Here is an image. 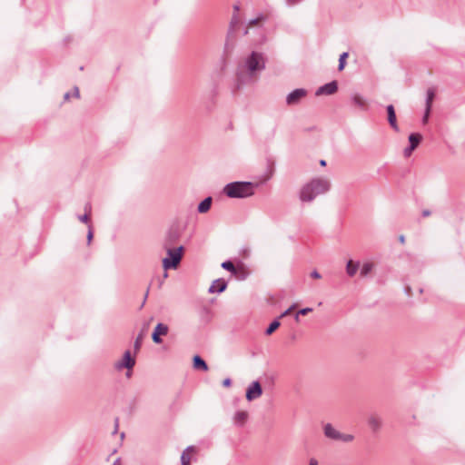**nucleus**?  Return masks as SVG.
<instances>
[{
	"label": "nucleus",
	"instance_id": "8",
	"mask_svg": "<svg viewBox=\"0 0 465 465\" xmlns=\"http://www.w3.org/2000/svg\"><path fill=\"white\" fill-rule=\"evenodd\" d=\"M262 394V388L258 381H252L246 390V400L252 401L260 398Z\"/></svg>",
	"mask_w": 465,
	"mask_h": 465
},
{
	"label": "nucleus",
	"instance_id": "47",
	"mask_svg": "<svg viewBox=\"0 0 465 465\" xmlns=\"http://www.w3.org/2000/svg\"><path fill=\"white\" fill-rule=\"evenodd\" d=\"M70 97V94L69 93H66L64 96V100H68Z\"/></svg>",
	"mask_w": 465,
	"mask_h": 465
},
{
	"label": "nucleus",
	"instance_id": "24",
	"mask_svg": "<svg viewBox=\"0 0 465 465\" xmlns=\"http://www.w3.org/2000/svg\"><path fill=\"white\" fill-rule=\"evenodd\" d=\"M373 269V264L371 262H365L361 268V276H367Z\"/></svg>",
	"mask_w": 465,
	"mask_h": 465
},
{
	"label": "nucleus",
	"instance_id": "29",
	"mask_svg": "<svg viewBox=\"0 0 465 465\" xmlns=\"http://www.w3.org/2000/svg\"><path fill=\"white\" fill-rule=\"evenodd\" d=\"M142 341H143V334L140 333L135 341H134V351H139L140 348H141V345H142Z\"/></svg>",
	"mask_w": 465,
	"mask_h": 465
},
{
	"label": "nucleus",
	"instance_id": "11",
	"mask_svg": "<svg viewBox=\"0 0 465 465\" xmlns=\"http://www.w3.org/2000/svg\"><path fill=\"white\" fill-rule=\"evenodd\" d=\"M168 331H169V328L166 324L159 322L155 326V328L152 333L153 341L156 344L162 343L163 340H162L161 336L167 335Z\"/></svg>",
	"mask_w": 465,
	"mask_h": 465
},
{
	"label": "nucleus",
	"instance_id": "34",
	"mask_svg": "<svg viewBox=\"0 0 465 465\" xmlns=\"http://www.w3.org/2000/svg\"><path fill=\"white\" fill-rule=\"evenodd\" d=\"M92 239H93V231H92L91 226H89V230H88V233H87V242H88V244L91 242Z\"/></svg>",
	"mask_w": 465,
	"mask_h": 465
},
{
	"label": "nucleus",
	"instance_id": "2",
	"mask_svg": "<svg viewBox=\"0 0 465 465\" xmlns=\"http://www.w3.org/2000/svg\"><path fill=\"white\" fill-rule=\"evenodd\" d=\"M331 183L326 177H315L303 184L299 192V199L302 203H312L317 196L331 190Z\"/></svg>",
	"mask_w": 465,
	"mask_h": 465
},
{
	"label": "nucleus",
	"instance_id": "18",
	"mask_svg": "<svg viewBox=\"0 0 465 465\" xmlns=\"http://www.w3.org/2000/svg\"><path fill=\"white\" fill-rule=\"evenodd\" d=\"M212 202H213V199L212 197H206L205 199H203L199 204H198V207H197V211L200 213H207L211 206H212Z\"/></svg>",
	"mask_w": 465,
	"mask_h": 465
},
{
	"label": "nucleus",
	"instance_id": "23",
	"mask_svg": "<svg viewBox=\"0 0 465 465\" xmlns=\"http://www.w3.org/2000/svg\"><path fill=\"white\" fill-rule=\"evenodd\" d=\"M422 140V135L419 133L411 134L409 136L410 145H418Z\"/></svg>",
	"mask_w": 465,
	"mask_h": 465
},
{
	"label": "nucleus",
	"instance_id": "46",
	"mask_svg": "<svg viewBox=\"0 0 465 465\" xmlns=\"http://www.w3.org/2000/svg\"><path fill=\"white\" fill-rule=\"evenodd\" d=\"M300 315H301V314H298V312H296V314H295V317H294V319H295V321H296V322H299V321H300V318H299V316H300Z\"/></svg>",
	"mask_w": 465,
	"mask_h": 465
},
{
	"label": "nucleus",
	"instance_id": "33",
	"mask_svg": "<svg viewBox=\"0 0 465 465\" xmlns=\"http://www.w3.org/2000/svg\"><path fill=\"white\" fill-rule=\"evenodd\" d=\"M295 307V304L292 305L290 308H288L286 311H284L282 314H281V318L282 317H284V316H287L291 313V312L294 309Z\"/></svg>",
	"mask_w": 465,
	"mask_h": 465
},
{
	"label": "nucleus",
	"instance_id": "44",
	"mask_svg": "<svg viewBox=\"0 0 465 465\" xmlns=\"http://www.w3.org/2000/svg\"><path fill=\"white\" fill-rule=\"evenodd\" d=\"M74 95H75V97H77V98H78V97L80 96L78 87H76V86H75V87L74 88Z\"/></svg>",
	"mask_w": 465,
	"mask_h": 465
},
{
	"label": "nucleus",
	"instance_id": "38",
	"mask_svg": "<svg viewBox=\"0 0 465 465\" xmlns=\"http://www.w3.org/2000/svg\"><path fill=\"white\" fill-rule=\"evenodd\" d=\"M430 213H431L430 211L426 209V210L422 211L421 214H422L423 217H428V216L430 215Z\"/></svg>",
	"mask_w": 465,
	"mask_h": 465
},
{
	"label": "nucleus",
	"instance_id": "20",
	"mask_svg": "<svg viewBox=\"0 0 465 465\" xmlns=\"http://www.w3.org/2000/svg\"><path fill=\"white\" fill-rule=\"evenodd\" d=\"M351 102L355 106H357L359 108H364L366 105V102H365L364 98L361 95H360L359 94H353L351 95Z\"/></svg>",
	"mask_w": 465,
	"mask_h": 465
},
{
	"label": "nucleus",
	"instance_id": "15",
	"mask_svg": "<svg viewBox=\"0 0 465 465\" xmlns=\"http://www.w3.org/2000/svg\"><path fill=\"white\" fill-rule=\"evenodd\" d=\"M386 109H387V114H388V122H389L391 127L393 130L398 131L399 127H398V124H397L394 106L392 104H389Z\"/></svg>",
	"mask_w": 465,
	"mask_h": 465
},
{
	"label": "nucleus",
	"instance_id": "40",
	"mask_svg": "<svg viewBox=\"0 0 465 465\" xmlns=\"http://www.w3.org/2000/svg\"><path fill=\"white\" fill-rule=\"evenodd\" d=\"M309 465H318V460L314 458L310 459Z\"/></svg>",
	"mask_w": 465,
	"mask_h": 465
},
{
	"label": "nucleus",
	"instance_id": "10",
	"mask_svg": "<svg viewBox=\"0 0 465 465\" xmlns=\"http://www.w3.org/2000/svg\"><path fill=\"white\" fill-rule=\"evenodd\" d=\"M135 365V360L131 356L130 351L124 353L123 359L114 364V368L118 371L122 369L131 370Z\"/></svg>",
	"mask_w": 465,
	"mask_h": 465
},
{
	"label": "nucleus",
	"instance_id": "6",
	"mask_svg": "<svg viewBox=\"0 0 465 465\" xmlns=\"http://www.w3.org/2000/svg\"><path fill=\"white\" fill-rule=\"evenodd\" d=\"M183 232V227L179 223H173L170 226L167 231L163 247L173 246L176 242L179 241Z\"/></svg>",
	"mask_w": 465,
	"mask_h": 465
},
{
	"label": "nucleus",
	"instance_id": "22",
	"mask_svg": "<svg viewBox=\"0 0 465 465\" xmlns=\"http://www.w3.org/2000/svg\"><path fill=\"white\" fill-rule=\"evenodd\" d=\"M189 451H194V447L193 446H189L182 453V456H181L182 465H190V457H189V455L187 453Z\"/></svg>",
	"mask_w": 465,
	"mask_h": 465
},
{
	"label": "nucleus",
	"instance_id": "27",
	"mask_svg": "<svg viewBox=\"0 0 465 465\" xmlns=\"http://www.w3.org/2000/svg\"><path fill=\"white\" fill-rule=\"evenodd\" d=\"M222 268L232 272L236 273V268L231 261H225L222 263Z\"/></svg>",
	"mask_w": 465,
	"mask_h": 465
},
{
	"label": "nucleus",
	"instance_id": "4",
	"mask_svg": "<svg viewBox=\"0 0 465 465\" xmlns=\"http://www.w3.org/2000/svg\"><path fill=\"white\" fill-rule=\"evenodd\" d=\"M167 252V257L163 259V267L164 270L176 269L183 258L184 251L183 246L173 248L172 246L164 247Z\"/></svg>",
	"mask_w": 465,
	"mask_h": 465
},
{
	"label": "nucleus",
	"instance_id": "5",
	"mask_svg": "<svg viewBox=\"0 0 465 465\" xmlns=\"http://www.w3.org/2000/svg\"><path fill=\"white\" fill-rule=\"evenodd\" d=\"M324 436L330 440L342 442H351L354 440L351 434L341 433L336 430L331 423H326L323 426Z\"/></svg>",
	"mask_w": 465,
	"mask_h": 465
},
{
	"label": "nucleus",
	"instance_id": "28",
	"mask_svg": "<svg viewBox=\"0 0 465 465\" xmlns=\"http://www.w3.org/2000/svg\"><path fill=\"white\" fill-rule=\"evenodd\" d=\"M349 56V54L347 52H344L342 53L341 55H340V58H339V65H338V70L339 71H342L345 67V64H346V58Z\"/></svg>",
	"mask_w": 465,
	"mask_h": 465
},
{
	"label": "nucleus",
	"instance_id": "36",
	"mask_svg": "<svg viewBox=\"0 0 465 465\" xmlns=\"http://www.w3.org/2000/svg\"><path fill=\"white\" fill-rule=\"evenodd\" d=\"M311 276L314 279H320L322 277L321 274L316 270L311 272Z\"/></svg>",
	"mask_w": 465,
	"mask_h": 465
},
{
	"label": "nucleus",
	"instance_id": "39",
	"mask_svg": "<svg viewBox=\"0 0 465 465\" xmlns=\"http://www.w3.org/2000/svg\"><path fill=\"white\" fill-rule=\"evenodd\" d=\"M118 422H119V419L116 418L115 420H114V434L117 432V430H118Z\"/></svg>",
	"mask_w": 465,
	"mask_h": 465
},
{
	"label": "nucleus",
	"instance_id": "37",
	"mask_svg": "<svg viewBox=\"0 0 465 465\" xmlns=\"http://www.w3.org/2000/svg\"><path fill=\"white\" fill-rule=\"evenodd\" d=\"M301 2V0H286L288 5L292 6Z\"/></svg>",
	"mask_w": 465,
	"mask_h": 465
},
{
	"label": "nucleus",
	"instance_id": "7",
	"mask_svg": "<svg viewBox=\"0 0 465 465\" xmlns=\"http://www.w3.org/2000/svg\"><path fill=\"white\" fill-rule=\"evenodd\" d=\"M308 94V91L304 88H297L292 91L286 96V104L287 105H297L301 103V101L305 98Z\"/></svg>",
	"mask_w": 465,
	"mask_h": 465
},
{
	"label": "nucleus",
	"instance_id": "30",
	"mask_svg": "<svg viewBox=\"0 0 465 465\" xmlns=\"http://www.w3.org/2000/svg\"><path fill=\"white\" fill-rule=\"evenodd\" d=\"M416 148L417 147H405L402 153L404 158L411 157Z\"/></svg>",
	"mask_w": 465,
	"mask_h": 465
},
{
	"label": "nucleus",
	"instance_id": "13",
	"mask_svg": "<svg viewBox=\"0 0 465 465\" xmlns=\"http://www.w3.org/2000/svg\"><path fill=\"white\" fill-rule=\"evenodd\" d=\"M226 288H227V282L223 279H217L213 282L208 292L210 293H214V292L221 293V292H224L226 290Z\"/></svg>",
	"mask_w": 465,
	"mask_h": 465
},
{
	"label": "nucleus",
	"instance_id": "42",
	"mask_svg": "<svg viewBox=\"0 0 465 465\" xmlns=\"http://www.w3.org/2000/svg\"><path fill=\"white\" fill-rule=\"evenodd\" d=\"M399 241L401 243H404L405 242V236L403 234L400 235L399 236Z\"/></svg>",
	"mask_w": 465,
	"mask_h": 465
},
{
	"label": "nucleus",
	"instance_id": "17",
	"mask_svg": "<svg viewBox=\"0 0 465 465\" xmlns=\"http://www.w3.org/2000/svg\"><path fill=\"white\" fill-rule=\"evenodd\" d=\"M193 366L196 370H201L203 371H208V365L205 361L199 355H194L193 358Z\"/></svg>",
	"mask_w": 465,
	"mask_h": 465
},
{
	"label": "nucleus",
	"instance_id": "25",
	"mask_svg": "<svg viewBox=\"0 0 465 465\" xmlns=\"http://www.w3.org/2000/svg\"><path fill=\"white\" fill-rule=\"evenodd\" d=\"M280 322L278 320H274L270 323L268 328L265 331L266 335H271L272 332H274L280 326Z\"/></svg>",
	"mask_w": 465,
	"mask_h": 465
},
{
	"label": "nucleus",
	"instance_id": "32",
	"mask_svg": "<svg viewBox=\"0 0 465 465\" xmlns=\"http://www.w3.org/2000/svg\"><path fill=\"white\" fill-rule=\"evenodd\" d=\"M312 311V308L306 307L298 311V314L306 315Z\"/></svg>",
	"mask_w": 465,
	"mask_h": 465
},
{
	"label": "nucleus",
	"instance_id": "41",
	"mask_svg": "<svg viewBox=\"0 0 465 465\" xmlns=\"http://www.w3.org/2000/svg\"><path fill=\"white\" fill-rule=\"evenodd\" d=\"M233 14H238V12L240 11V5L238 4L233 5Z\"/></svg>",
	"mask_w": 465,
	"mask_h": 465
},
{
	"label": "nucleus",
	"instance_id": "43",
	"mask_svg": "<svg viewBox=\"0 0 465 465\" xmlns=\"http://www.w3.org/2000/svg\"><path fill=\"white\" fill-rule=\"evenodd\" d=\"M113 465H122L121 459H120V458H117V459L114 461Z\"/></svg>",
	"mask_w": 465,
	"mask_h": 465
},
{
	"label": "nucleus",
	"instance_id": "45",
	"mask_svg": "<svg viewBox=\"0 0 465 465\" xmlns=\"http://www.w3.org/2000/svg\"><path fill=\"white\" fill-rule=\"evenodd\" d=\"M320 165L321 166H326V161L323 160V159L320 160Z\"/></svg>",
	"mask_w": 465,
	"mask_h": 465
},
{
	"label": "nucleus",
	"instance_id": "31",
	"mask_svg": "<svg viewBox=\"0 0 465 465\" xmlns=\"http://www.w3.org/2000/svg\"><path fill=\"white\" fill-rule=\"evenodd\" d=\"M264 20V16L262 15H259L257 18L252 19L249 21V26H253L257 25L260 21Z\"/></svg>",
	"mask_w": 465,
	"mask_h": 465
},
{
	"label": "nucleus",
	"instance_id": "1",
	"mask_svg": "<svg viewBox=\"0 0 465 465\" xmlns=\"http://www.w3.org/2000/svg\"><path fill=\"white\" fill-rule=\"evenodd\" d=\"M266 57L263 53L252 51L239 65L238 80L246 83L247 79H256L265 69Z\"/></svg>",
	"mask_w": 465,
	"mask_h": 465
},
{
	"label": "nucleus",
	"instance_id": "35",
	"mask_svg": "<svg viewBox=\"0 0 465 465\" xmlns=\"http://www.w3.org/2000/svg\"><path fill=\"white\" fill-rule=\"evenodd\" d=\"M231 384H232V381H231V379H230V378H226V379H224V380L223 381V385L224 387H230V386H231Z\"/></svg>",
	"mask_w": 465,
	"mask_h": 465
},
{
	"label": "nucleus",
	"instance_id": "16",
	"mask_svg": "<svg viewBox=\"0 0 465 465\" xmlns=\"http://www.w3.org/2000/svg\"><path fill=\"white\" fill-rule=\"evenodd\" d=\"M368 424L373 431H378L382 424L381 418L377 414H371L368 418Z\"/></svg>",
	"mask_w": 465,
	"mask_h": 465
},
{
	"label": "nucleus",
	"instance_id": "9",
	"mask_svg": "<svg viewBox=\"0 0 465 465\" xmlns=\"http://www.w3.org/2000/svg\"><path fill=\"white\" fill-rule=\"evenodd\" d=\"M436 89L434 87L428 88L426 92V102H425V112L424 115L422 117L423 124H426L428 122L430 110L432 107L433 100L435 98Z\"/></svg>",
	"mask_w": 465,
	"mask_h": 465
},
{
	"label": "nucleus",
	"instance_id": "21",
	"mask_svg": "<svg viewBox=\"0 0 465 465\" xmlns=\"http://www.w3.org/2000/svg\"><path fill=\"white\" fill-rule=\"evenodd\" d=\"M359 269V263L356 262L354 263L351 260H350L348 262H347V265H346V272L349 276L352 277L356 274L357 271Z\"/></svg>",
	"mask_w": 465,
	"mask_h": 465
},
{
	"label": "nucleus",
	"instance_id": "26",
	"mask_svg": "<svg viewBox=\"0 0 465 465\" xmlns=\"http://www.w3.org/2000/svg\"><path fill=\"white\" fill-rule=\"evenodd\" d=\"M84 210H85V213L82 214V215H79L78 216V220L80 222H82V223H89V213H88V212H90V210H91V206H90L89 203L85 204Z\"/></svg>",
	"mask_w": 465,
	"mask_h": 465
},
{
	"label": "nucleus",
	"instance_id": "3",
	"mask_svg": "<svg viewBox=\"0 0 465 465\" xmlns=\"http://www.w3.org/2000/svg\"><path fill=\"white\" fill-rule=\"evenodd\" d=\"M257 186L251 182H232L224 186L223 193L229 198H246L254 194Z\"/></svg>",
	"mask_w": 465,
	"mask_h": 465
},
{
	"label": "nucleus",
	"instance_id": "12",
	"mask_svg": "<svg viewBox=\"0 0 465 465\" xmlns=\"http://www.w3.org/2000/svg\"><path fill=\"white\" fill-rule=\"evenodd\" d=\"M338 90V84L336 81L330 82L319 87L315 93L317 96L326 94L331 95L336 93Z\"/></svg>",
	"mask_w": 465,
	"mask_h": 465
},
{
	"label": "nucleus",
	"instance_id": "14",
	"mask_svg": "<svg viewBox=\"0 0 465 465\" xmlns=\"http://www.w3.org/2000/svg\"><path fill=\"white\" fill-rule=\"evenodd\" d=\"M239 23H240V18H239L238 14H233L231 18L229 29H228V33H227V40L225 43L226 48H228V46H229V40L231 39V37H232L234 28Z\"/></svg>",
	"mask_w": 465,
	"mask_h": 465
},
{
	"label": "nucleus",
	"instance_id": "48",
	"mask_svg": "<svg viewBox=\"0 0 465 465\" xmlns=\"http://www.w3.org/2000/svg\"><path fill=\"white\" fill-rule=\"evenodd\" d=\"M148 292H149V290H147V292H146V293H145L144 300H145V299L147 298V296H148Z\"/></svg>",
	"mask_w": 465,
	"mask_h": 465
},
{
	"label": "nucleus",
	"instance_id": "19",
	"mask_svg": "<svg viewBox=\"0 0 465 465\" xmlns=\"http://www.w3.org/2000/svg\"><path fill=\"white\" fill-rule=\"evenodd\" d=\"M248 419V412L244 411H237L233 416L234 423L242 426Z\"/></svg>",
	"mask_w": 465,
	"mask_h": 465
}]
</instances>
